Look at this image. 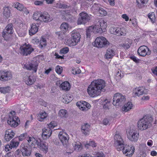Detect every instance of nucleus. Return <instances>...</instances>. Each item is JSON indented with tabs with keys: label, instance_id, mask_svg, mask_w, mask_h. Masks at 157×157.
<instances>
[{
	"label": "nucleus",
	"instance_id": "64",
	"mask_svg": "<svg viewBox=\"0 0 157 157\" xmlns=\"http://www.w3.org/2000/svg\"><path fill=\"white\" fill-rule=\"evenodd\" d=\"M24 13L26 15H27L29 13V11L26 7H24V8L22 9Z\"/></svg>",
	"mask_w": 157,
	"mask_h": 157
},
{
	"label": "nucleus",
	"instance_id": "19",
	"mask_svg": "<svg viewBox=\"0 0 157 157\" xmlns=\"http://www.w3.org/2000/svg\"><path fill=\"white\" fill-rule=\"evenodd\" d=\"M145 89L143 87H139L135 89L133 92V96L135 97L138 96L145 93Z\"/></svg>",
	"mask_w": 157,
	"mask_h": 157
},
{
	"label": "nucleus",
	"instance_id": "11",
	"mask_svg": "<svg viewBox=\"0 0 157 157\" xmlns=\"http://www.w3.org/2000/svg\"><path fill=\"white\" fill-rule=\"evenodd\" d=\"M80 17L78 18L77 23L78 25L85 24L90 19V17L85 13L82 12L79 14Z\"/></svg>",
	"mask_w": 157,
	"mask_h": 157
},
{
	"label": "nucleus",
	"instance_id": "44",
	"mask_svg": "<svg viewBox=\"0 0 157 157\" xmlns=\"http://www.w3.org/2000/svg\"><path fill=\"white\" fill-rule=\"evenodd\" d=\"M98 12L100 14V16L101 17L105 16L107 14L106 11L102 8H99Z\"/></svg>",
	"mask_w": 157,
	"mask_h": 157
},
{
	"label": "nucleus",
	"instance_id": "25",
	"mask_svg": "<svg viewBox=\"0 0 157 157\" xmlns=\"http://www.w3.org/2000/svg\"><path fill=\"white\" fill-rule=\"evenodd\" d=\"M90 126L89 124L86 123L82 125L81 128V131L85 135H88L89 133Z\"/></svg>",
	"mask_w": 157,
	"mask_h": 157
},
{
	"label": "nucleus",
	"instance_id": "56",
	"mask_svg": "<svg viewBox=\"0 0 157 157\" xmlns=\"http://www.w3.org/2000/svg\"><path fill=\"white\" fill-rule=\"evenodd\" d=\"M27 136V134L26 133L21 134L19 136V141H22Z\"/></svg>",
	"mask_w": 157,
	"mask_h": 157
},
{
	"label": "nucleus",
	"instance_id": "31",
	"mask_svg": "<svg viewBox=\"0 0 157 157\" xmlns=\"http://www.w3.org/2000/svg\"><path fill=\"white\" fill-rule=\"evenodd\" d=\"M60 86L62 90L66 91L69 90L71 87L70 83L67 81H65L62 83L60 85Z\"/></svg>",
	"mask_w": 157,
	"mask_h": 157
},
{
	"label": "nucleus",
	"instance_id": "36",
	"mask_svg": "<svg viewBox=\"0 0 157 157\" xmlns=\"http://www.w3.org/2000/svg\"><path fill=\"white\" fill-rule=\"evenodd\" d=\"M3 31H6V32L10 33H13L14 31L12 24L10 23L3 30Z\"/></svg>",
	"mask_w": 157,
	"mask_h": 157
},
{
	"label": "nucleus",
	"instance_id": "35",
	"mask_svg": "<svg viewBox=\"0 0 157 157\" xmlns=\"http://www.w3.org/2000/svg\"><path fill=\"white\" fill-rule=\"evenodd\" d=\"M97 24L99 25L100 28L102 29V32H103L104 30L105 29V28L106 26V23L105 20L102 19L98 21Z\"/></svg>",
	"mask_w": 157,
	"mask_h": 157
},
{
	"label": "nucleus",
	"instance_id": "59",
	"mask_svg": "<svg viewBox=\"0 0 157 157\" xmlns=\"http://www.w3.org/2000/svg\"><path fill=\"white\" fill-rule=\"evenodd\" d=\"M140 155L139 157H145L146 156V154L144 151L143 150L142 151H140Z\"/></svg>",
	"mask_w": 157,
	"mask_h": 157
},
{
	"label": "nucleus",
	"instance_id": "48",
	"mask_svg": "<svg viewBox=\"0 0 157 157\" xmlns=\"http://www.w3.org/2000/svg\"><path fill=\"white\" fill-rule=\"evenodd\" d=\"M73 145H74V146L75 150L77 151L81 150L82 147L80 143L78 144H76V143H75V144H74Z\"/></svg>",
	"mask_w": 157,
	"mask_h": 157
},
{
	"label": "nucleus",
	"instance_id": "13",
	"mask_svg": "<svg viewBox=\"0 0 157 157\" xmlns=\"http://www.w3.org/2000/svg\"><path fill=\"white\" fill-rule=\"evenodd\" d=\"M12 74L10 71H0V81H6L12 78Z\"/></svg>",
	"mask_w": 157,
	"mask_h": 157
},
{
	"label": "nucleus",
	"instance_id": "14",
	"mask_svg": "<svg viewBox=\"0 0 157 157\" xmlns=\"http://www.w3.org/2000/svg\"><path fill=\"white\" fill-rule=\"evenodd\" d=\"M138 54L142 56H145L146 55H149L151 54V51L146 46H142L140 47L137 51Z\"/></svg>",
	"mask_w": 157,
	"mask_h": 157
},
{
	"label": "nucleus",
	"instance_id": "1",
	"mask_svg": "<svg viewBox=\"0 0 157 157\" xmlns=\"http://www.w3.org/2000/svg\"><path fill=\"white\" fill-rule=\"evenodd\" d=\"M106 83L101 79L94 80L88 87L87 91L90 96L92 98L97 97L101 91L105 90Z\"/></svg>",
	"mask_w": 157,
	"mask_h": 157
},
{
	"label": "nucleus",
	"instance_id": "47",
	"mask_svg": "<svg viewBox=\"0 0 157 157\" xmlns=\"http://www.w3.org/2000/svg\"><path fill=\"white\" fill-rule=\"evenodd\" d=\"M69 49L68 47L64 48L60 50L59 53L60 54H65L68 52Z\"/></svg>",
	"mask_w": 157,
	"mask_h": 157
},
{
	"label": "nucleus",
	"instance_id": "7",
	"mask_svg": "<svg viewBox=\"0 0 157 157\" xmlns=\"http://www.w3.org/2000/svg\"><path fill=\"white\" fill-rule=\"evenodd\" d=\"M114 145L117 150H121L123 146L124 141L119 134H116L114 136Z\"/></svg>",
	"mask_w": 157,
	"mask_h": 157
},
{
	"label": "nucleus",
	"instance_id": "54",
	"mask_svg": "<svg viewBox=\"0 0 157 157\" xmlns=\"http://www.w3.org/2000/svg\"><path fill=\"white\" fill-rule=\"evenodd\" d=\"M27 140L29 143L33 144L35 142V139L33 137H27Z\"/></svg>",
	"mask_w": 157,
	"mask_h": 157
},
{
	"label": "nucleus",
	"instance_id": "38",
	"mask_svg": "<svg viewBox=\"0 0 157 157\" xmlns=\"http://www.w3.org/2000/svg\"><path fill=\"white\" fill-rule=\"evenodd\" d=\"M147 2V0H136L138 7L139 8L143 7L144 4H146Z\"/></svg>",
	"mask_w": 157,
	"mask_h": 157
},
{
	"label": "nucleus",
	"instance_id": "34",
	"mask_svg": "<svg viewBox=\"0 0 157 157\" xmlns=\"http://www.w3.org/2000/svg\"><path fill=\"white\" fill-rule=\"evenodd\" d=\"M59 116L62 118H66L68 116V113L65 109H60L59 112Z\"/></svg>",
	"mask_w": 157,
	"mask_h": 157
},
{
	"label": "nucleus",
	"instance_id": "50",
	"mask_svg": "<svg viewBox=\"0 0 157 157\" xmlns=\"http://www.w3.org/2000/svg\"><path fill=\"white\" fill-rule=\"evenodd\" d=\"M131 45V44L129 43H124L122 44H121L120 45L121 46L124 48L125 49H128L130 46Z\"/></svg>",
	"mask_w": 157,
	"mask_h": 157
},
{
	"label": "nucleus",
	"instance_id": "63",
	"mask_svg": "<svg viewBox=\"0 0 157 157\" xmlns=\"http://www.w3.org/2000/svg\"><path fill=\"white\" fill-rule=\"evenodd\" d=\"M122 17L125 19L126 21H128L129 20V17L126 14H123L122 15Z\"/></svg>",
	"mask_w": 157,
	"mask_h": 157
},
{
	"label": "nucleus",
	"instance_id": "18",
	"mask_svg": "<svg viewBox=\"0 0 157 157\" xmlns=\"http://www.w3.org/2000/svg\"><path fill=\"white\" fill-rule=\"evenodd\" d=\"M76 105L79 107L80 109L82 111L86 110V108L89 109L91 107L90 104L85 101H82V102H78L76 103Z\"/></svg>",
	"mask_w": 157,
	"mask_h": 157
},
{
	"label": "nucleus",
	"instance_id": "8",
	"mask_svg": "<svg viewBox=\"0 0 157 157\" xmlns=\"http://www.w3.org/2000/svg\"><path fill=\"white\" fill-rule=\"evenodd\" d=\"M20 53L24 56L30 54L34 51V49L29 44L23 45L20 48Z\"/></svg>",
	"mask_w": 157,
	"mask_h": 157
},
{
	"label": "nucleus",
	"instance_id": "9",
	"mask_svg": "<svg viewBox=\"0 0 157 157\" xmlns=\"http://www.w3.org/2000/svg\"><path fill=\"white\" fill-rule=\"evenodd\" d=\"M121 150H122L124 154L128 157H130L133 154L134 152L135 148L133 146H129L127 145H125L123 144V146L121 149Z\"/></svg>",
	"mask_w": 157,
	"mask_h": 157
},
{
	"label": "nucleus",
	"instance_id": "39",
	"mask_svg": "<svg viewBox=\"0 0 157 157\" xmlns=\"http://www.w3.org/2000/svg\"><path fill=\"white\" fill-rule=\"evenodd\" d=\"M13 6L20 11H22L24 7L23 5L18 2L14 3L13 4Z\"/></svg>",
	"mask_w": 157,
	"mask_h": 157
},
{
	"label": "nucleus",
	"instance_id": "20",
	"mask_svg": "<svg viewBox=\"0 0 157 157\" xmlns=\"http://www.w3.org/2000/svg\"><path fill=\"white\" fill-rule=\"evenodd\" d=\"M42 136L44 139H46L47 138H48L52 134V130L48 128H44L42 129Z\"/></svg>",
	"mask_w": 157,
	"mask_h": 157
},
{
	"label": "nucleus",
	"instance_id": "52",
	"mask_svg": "<svg viewBox=\"0 0 157 157\" xmlns=\"http://www.w3.org/2000/svg\"><path fill=\"white\" fill-rule=\"evenodd\" d=\"M21 152L19 149L17 150L13 154L14 157H20L21 156Z\"/></svg>",
	"mask_w": 157,
	"mask_h": 157
},
{
	"label": "nucleus",
	"instance_id": "10",
	"mask_svg": "<svg viewBox=\"0 0 157 157\" xmlns=\"http://www.w3.org/2000/svg\"><path fill=\"white\" fill-rule=\"evenodd\" d=\"M38 66V63L37 62L33 61L25 64L24 67L28 70L32 71L33 73H36Z\"/></svg>",
	"mask_w": 157,
	"mask_h": 157
},
{
	"label": "nucleus",
	"instance_id": "55",
	"mask_svg": "<svg viewBox=\"0 0 157 157\" xmlns=\"http://www.w3.org/2000/svg\"><path fill=\"white\" fill-rule=\"evenodd\" d=\"M104 102L105 103V104H104L103 105V108L105 109H109V102L107 99H106L105 100Z\"/></svg>",
	"mask_w": 157,
	"mask_h": 157
},
{
	"label": "nucleus",
	"instance_id": "21",
	"mask_svg": "<svg viewBox=\"0 0 157 157\" xmlns=\"http://www.w3.org/2000/svg\"><path fill=\"white\" fill-rule=\"evenodd\" d=\"M40 18V21L44 22H50L53 20L52 17H51L50 15L47 13H44L41 14Z\"/></svg>",
	"mask_w": 157,
	"mask_h": 157
},
{
	"label": "nucleus",
	"instance_id": "45",
	"mask_svg": "<svg viewBox=\"0 0 157 157\" xmlns=\"http://www.w3.org/2000/svg\"><path fill=\"white\" fill-rule=\"evenodd\" d=\"M10 91L9 87H0V92L2 93L5 94L8 93Z\"/></svg>",
	"mask_w": 157,
	"mask_h": 157
},
{
	"label": "nucleus",
	"instance_id": "53",
	"mask_svg": "<svg viewBox=\"0 0 157 157\" xmlns=\"http://www.w3.org/2000/svg\"><path fill=\"white\" fill-rule=\"evenodd\" d=\"M90 26L87 29L86 31V35L87 37H90L92 33H93L92 30H90Z\"/></svg>",
	"mask_w": 157,
	"mask_h": 157
},
{
	"label": "nucleus",
	"instance_id": "24",
	"mask_svg": "<svg viewBox=\"0 0 157 157\" xmlns=\"http://www.w3.org/2000/svg\"><path fill=\"white\" fill-rule=\"evenodd\" d=\"M71 36L73 40L78 43L80 41L81 35L77 31L73 30L71 32Z\"/></svg>",
	"mask_w": 157,
	"mask_h": 157
},
{
	"label": "nucleus",
	"instance_id": "6",
	"mask_svg": "<svg viewBox=\"0 0 157 157\" xmlns=\"http://www.w3.org/2000/svg\"><path fill=\"white\" fill-rule=\"evenodd\" d=\"M126 100L124 96L119 93L115 94L113 99V105H116L117 104L120 105L123 103Z\"/></svg>",
	"mask_w": 157,
	"mask_h": 157
},
{
	"label": "nucleus",
	"instance_id": "26",
	"mask_svg": "<svg viewBox=\"0 0 157 157\" xmlns=\"http://www.w3.org/2000/svg\"><path fill=\"white\" fill-rule=\"evenodd\" d=\"M38 27L35 24H32L29 31V34L32 36L35 34L38 31Z\"/></svg>",
	"mask_w": 157,
	"mask_h": 157
},
{
	"label": "nucleus",
	"instance_id": "29",
	"mask_svg": "<svg viewBox=\"0 0 157 157\" xmlns=\"http://www.w3.org/2000/svg\"><path fill=\"white\" fill-rule=\"evenodd\" d=\"M3 15L6 17L8 18L11 15L10 8L9 6L4 7L3 8Z\"/></svg>",
	"mask_w": 157,
	"mask_h": 157
},
{
	"label": "nucleus",
	"instance_id": "5",
	"mask_svg": "<svg viewBox=\"0 0 157 157\" xmlns=\"http://www.w3.org/2000/svg\"><path fill=\"white\" fill-rule=\"evenodd\" d=\"M23 80L28 85H31L33 84L36 81L35 77L32 75H30L28 71L25 72L23 78Z\"/></svg>",
	"mask_w": 157,
	"mask_h": 157
},
{
	"label": "nucleus",
	"instance_id": "2",
	"mask_svg": "<svg viewBox=\"0 0 157 157\" xmlns=\"http://www.w3.org/2000/svg\"><path fill=\"white\" fill-rule=\"evenodd\" d=\"M153 121V118L150 115L145 116L138 122L137 126L139 130L143 131L150 128Z\"/></svg>",
	"mask_w": 157,
	"mask_h": 157
},
{
	"label": "nucleus",
	"instance_id": "43",
	"mask_svg": "<svg viewBox=\"0 0 157 157\" xmlns=\"http://www.w3.org/2000/svg\"><path fill=\"white\" fill-rule=\"evenodd\" d=\"M10 146L12 148H16L19 144V142L12 140L10 143Z\"/></svg>",
	"mask_w": 157,
	"mask_h": 157
},
{
	"label": "nucleus",
	"instance_id": "60",
	"mask_svg": "<svg viewBox=\"0 0 157 157\" xmlns=\"http://www.w3.org/2000/svg\"><path fill=\"white\" fill-rule=\"evenodd\" d=\"M81 72V70L78 69L76 70H73L72 71V73L74 74H79Z\"/></svg>",
	"mask_w": 157,
	"mask_h": 157
},
{
	"label": "nucleus",
	"instance_id": "15",
	"mask_svg": "<svg viewBox=\"0 0 157 157\" xmlns=\"http://www.w3.org/2000/svg\"><path fill=\"white\" fill-rule=\"evenodd\" d=\"M127 136L131 141H136L138 139L139 133L134 130H130L127 133Z\"/></svg>",
	"mask_w": 157,
	"mask_h": 157
},
{
	"label": "nucleus",
	"instance_id": "62",
	"mask_svg": "<svg viewBox=\"0 0 157 157\" xmlns=\"http://www.w3.org/2000/svg\"><path fill=\"white\" fill-rule=\"evenodd\" d=\"M149 97L148 96L144 95V96L142 97L141 99L143 100L147 101L149 99Z\"/></svg>",
	"mask_w": 157,
	"mask_h": 157
},
{
	"label": "nucleus",
	"instance_id": "17",
	"mask_svg": "<svg viewBox=\"0 0 157 157\" xmlns=\"http://www.w3.org/2000/svg\"><path fill=\"white\" fill-rule=\"evenodd\" d=\"M20 150L23 156H29L31 153L29 148L27 146H25L24 144H21Z\"/></svg>",
	"mask_w": 157,
	"mask_h": 157
},
{
	"label": "nucleus",
	"instance_id": "23",
	"mask_svg": "<svg viewBox=\"0 0 157 157\" xmlns=\"http://www.w3.org/2000/svg\"><path fill=\"white\" fill-rule=\"evenodd\" d=\"M15 133L13 131L8 129L6 131L5 139L6 141H9L14 136Z\"/></svg>",
	"mask_w": 157,
	"mask_h": 157
},
{
	"label": "nucleus",
	"instance_id": "51",
	"mask_svg": "<svg viewBox=\"0 0 157 157\" xmlns=\"http://www.w3.org/2000/svg\"><path fill=\"white\" fill-rule=\"evenodd\" d=\"M63 71V68L61 67L57 66L56 67V72L59 74H60Z\"/></svg>",
	"mask_w": 157,
	"mask_h": 157
},
{
	"label": "nucleus",
	"instance_id": "28",
	"mask_svg": "<svg viewBox=\"0 0 157 157\" xmlns=\"http://www.w3.org/2000/svg\"><path fill=\"white\" fill-rule=\"evenodd\" d=\"M90 30H92L93 33H101L102 32V29L100 28V26L99 25L97 24L94 26H90Z\"/></svg>",
	"mask_w": 157,
	"mask_h": 157
},
{
	"label": "nucleus",
	"instance_id": "46",
	"mask_svg": "<svg viewBox=\"0 0 157 157\" xmlns=\"http://www.w3.org/2000/svg\"><path fill=\"white\" fill-rule=\"evenodd\" d=\"M60 28L62 31H66L68 28V24L66 23H63L61 25Z\"/></svg>",
	"mask_w": 157,
	"mask_h": 157
},
{
	"label": "nucleus",
	"instance_id": "32",
	"mask_svg": "<svg viewBox=\"0 0 157 157\" xmlns=\"http://www.w3.org/2000/svg\"><path fill=\"white\" fill-rule=\"evenodd\" d=\"M12 34L3 31L2 32V36L5 40L6 41L9 40L11 39Z\"/></svg>",
	"mask_w": 157,
	"mask_h": 157
},
{
	"label": "nucleus",
	"instance_id": "49",
	"mask_svg": "<svg viewBox=\"0 0 157 157\" xmlns=\"http://www.w3.org/2000/svg\"><path fill=\"white\" fill-rule=\"evenodd\" d=\"M88 146H91L92 147H96L97 146V144L94 141H90L89 143L87 142L85 145L86 147H88Z\"/></svg>",
	"mask_w": 157,
	"mask_h": 157
},
{
	"label": "nucleus",
	"instance_id": "12",
	"mask_svg": "<svg viewBox=\"0 0 157 157\" xmlns=\"http://www.w3.org/2000/svg\"><path fill=\"white\" fill-rule=\"evenodd\" d=\"M58 136L63 146L67 147L68 144L69 139L68 135L64 132H59Z\"/></svg>",
	"mask_w": 157,
	"mask_h": 157
},
{
	"label": "nucleus",
	"instance_id": "41",
	"mask_svg": "<svg viewBox=\"0 0 157 157\" xmlns=\"http://www.w3.org/2000/svg\"><path fill=\"white\" fill-rule=\"evenodd\" d=\"M40 44L39 45V47L40 48H43L46 45V40L45 38H41L40 40Z\"/></svg>",
	"mask_w": 157,
	"mask_h": 157
},
{
	"label": "nucleus",
	"instance_id": "30",
	"mask_svg": "<svg viewBox=\"0 0 157 157\" xmlns=\"http://www.w3.org/2000/svg\"><path fill=\"white\" fill-rule=\"evenodd\" d=\"M132 107V104L130 102H128L125 104L122 108L123 111L127 112L130 110Z\"/></svg>",
	"mask_w": 157,
	"mask_h": 157
},
{
	"label": "nucleus",
	"instance_id": "57",
	"mask_svg": "<svg viewBox=\"0 0 157 157\" xmlns=\"http://www.w3.org/2000/svg\"><path fill=\"white\" fill-rule=\"evenodd\" d=\"M56 125V124L54 121L51 122L48 125V128H53L55 127Z\"/></svg>",
	"mask_w": 157,
	"mask_h": 157
},
{
	"label": "nucleus",
	"instance_id": "16",
	"mask_svg": "<svg viewBox=\"0 0 157 157\" xmlns=\"http://www.w3.org/2000/svg\"><path fill=\"white\" fill-rule=\"evenodd\" d=\"M111 30H113L111 33L118 36H124L126 34V31L124 28L121 29L119 28H112Z\"/></svg>",
	"mask_w": 157,
	"mask_h": 157
},
{
	"label": "nucleus",
	"instance_id": "40",
	"mask_svg": "<svg viewBox=\"0 0 157 157\" xmlns=\"http://www.w3.org/2000/svg\"><path fill=\"white\" fill-rule=\"evenodd\" d=\"M41 14L38 12H35L33 16V19L36 20L40 21V17H41Z\"/></svg>",
	"mask_w": 157,
	"mask_h": 157
},
{
	"label": "nucleus",
	"instance_id": "33",
	"mask_svg": "<svg viewBox=\"0 0 157 157\" xmlns=\"http://www.w3.org/2000/svg\"><path fill=\"white\" fill-rule=\"evenodd\" d=\"M48 114L45 111L40 112L38 115V119L40 121H42L47 117Z\"/></svg>",
	"mask_w": 157,
	"mask_h": 157
},
{
	"label": "nucleus",
	"instance_id": "27",
	"mask_svg": "<svg viewBox=\"0 0 157 157\" xmlns=\"http://www.w3.org/2000/svg\"><path fill=\"white\" fill-rule=\"evenodd\" d=\"M39 147L40 149L45 153L48 151V144L47 143L44 142H41L39 145Z\"/></svg>",
	"mask_w": 157,
	"mask_h": 157
},
{
	"label": "nucleus",
	"instance_id": "22",
	"mask_svg": "<svg viewBox=\"0 0 157 157\" xmlns=\"http://www.w3.org/2000/svg\"><path fill=\"white\" fill-rule=\"evenodd\" d=\"M115 51L112 47L109 48L106 51L105 57L107 59L112 58L115 55Z\"/></svg>",
	"mask_w": 157,
	"mask_h": 157
},
{
	"label": "nucleus",
	"instance_id": "37",
	"mask_svg": "<svg viewBox=\"0 0 157 157\" xmlns=\"http://www.w3.org/2000/svg\"><path fill=\"white\" fill-rule=\"evenodd\" d=\"M77 43L75 40H73L72 37L67 40L66 41V44L70 46H75Z\"/></svg>",
	"mask_w": 157,
	"mask_h": 157
},
{
	"label": "nucleus",
	"instance_id": "42",
	"mask_svg": "<svg viewBox=\"0 0 157 157\" xmlns=\"http://www.w3.org/2000/svg\"><path fill=\"white\" fill-rule=\"evenodd\" d=\"M148 17L151 22L153 23L155 22V13L154 12H152L149 13L148 14Z\"/></svg>",
	"mask_w": 157,
	"mask_h": 157
},
{
	"label": "nucleus",
	"instance_id": "3",
	"mask_svg": "<svg viewBox=\"0 0 157 157\" xmlns=\"http://www.w3.org/2000/svg\"><path fill=\"white\" fill-rule=\"evenodd\" d=\"M8 124L11 126L15 127L17 126L20 123L19 118L15 115L14 111L10 112L9 115V117L7 120Z\"/></svg>",
	"mask_w": 157,
	"mask_h": 157
},
{
	"label": "nucleus",
	"instance_id": "58",
	"mask_svg": "<svg viewBox=\"0 0 157 157\" xmlns=\"http://www.w3.org/2000/svg\"><path fill=\"white\" fill-rule=\"evenodd\" d=\"M12 148V147L10 146V144H8L5 147V150L6 151H9Z\"/></svg>",
	"mask_w": 157,
	"mask_h": 157
},
{
	"label": "nucleus",
	"instance_id": "61",
	"mask_svg": "<svg viewBox=\"0 0 157 157\" xmlns=\"http://www.w3.org/2000/svg\"><path fill=\"white\" fill-rule=\"evenodd\" d=\"M151 70L153 73L157 76V67L152 68Z\"/></svg>",
	"mask_w": 157,
	"mask_h": 157
},
{
	"label": "nucleus",
	"instance_id": "4",
	"mask_svg": "<svg viewBox=\"0 0 157 157\" xmlns=\"http://www.w3.org/2000/svg\"><path fill=\"white\" fill-rule=\"evenodd\" d=\"M109 42L103 36L97 37L95 41L94 45L98 48L107 47L109 45Z\"/></svg>",
	"mask_w": 157,
	"mask_h": 157
}]
</instances>
